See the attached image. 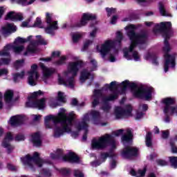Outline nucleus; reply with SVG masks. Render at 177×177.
Masks as SVG:
<instances>
[{"label": "nucleus", "mask_w": 177, "mask_h": 177, "mask_svg": "<svg viewBox=\"0 0 177 177\" xmlns=\"http://www.w3.org/2000/svg\"><path fill=\"white\" fill-rule=\"evenodd\" d=\"M91 44H92V41L91 40H87L83 46V50H86V49H88V48H89V45H91Z\"/></svg>", "instance_id": "774afa93"}, {"label": "nucleus", "mask_w": 177, "mask_h": 177, "mask_svg": "<svg viewBox=\"0 0 177 177\" xmlns=\"http://www.w3.org/2000/svg\"><path fill=\"white\" fill-rule=\"evenodd\" d=\"M46 23L49 25L45 29L47 34H52L53 30H57V28H59V27H57V21H55L52 24V15L49 12L46 13Z\"/></svg>", "instance_id": "f8f14e48"}, {"label": "nucleus", "mask_w": 177, "mask_h": 177, "mask_svg": "<svg viewBox=\"0 0 177 177\" xmlns=\"http://www.w3.org/2000/svg\"><path fill=\"white\" fill-rule=\"evenodd\" d=\"M122 93H125L128 87L131 89L133 96L136 99H141L145 100H150L152 97L153 91L151 88H145L143 86L140 87L135 82H130L129 80H124L120 84Z\"/></svg>", "instance_id": "7ed1b4c3"}, {"label": "nucleus", "mask_w": 177, "mask_h": 177, "mask_svg": "<svg viewBox=\"0 0 177 177\" xmlns=\"http://www.w3.org/2000/svg\"><path fill=\"white\" fill-rule=\"evenodd\" d=\"M133 57L136 62H139L140 57H139V53L138 51L133 52Z\"/></svg>", "instance_id": "69168bd1"}, {"label": "nucleus", "mask_w": 177, "mask_h": 177, "mask_svg": "<svg viewBox=\"0 0 177 177\" xmlns=\"http://www.w3.org/2000/svg\"><path fill=\"white\" fill-rule=\"evenodd\" d=\"M45 98H41L40 100H36V109H39V110H42V109H45Z\"/></svg>", "instance_id": "c756f323"}, {"label": "nucleus", "mask_w": 177, "mask_h": 177, "mask_svg": "<svg viewBox=\"0 0 177 177\" xmlns=\"http://www.w3.org/2000/svg\"><path fill=\"white\" fill-rule=\"evenodd\" d=\"M37 68L38 65L36 64L31 66V71L29 72V77L28 78V82L29 85H31V86H35V85H37V83H35V81L34 80V73H37Z\"/></svg>", "instance_id": "f3484780"}, {"label": "nucleus", "mask_w": 177, "mask_h": 177, "mask_svg": "<svg viewBox=\"0 0 177 177\" xmlns=\"http://www.w3.org/2000/svg\"><path fill=\"white\" fill-rule=\"evenodd\" d=\"M91 115L94 121H96V120H99V118H100V112L97 111H92Z\"/></svg>", "instance_id": "c03bdc74"}, {"label": "nucleus", "mask_w": 177, "mask_h": 177, "mask_svg": "<svg viewBox=\"0 0 177 177\" xmlns=\"http://www.w3.org/2000/svg\"><path fill=\"white\" fill-rule=\"evenodd\" d=\"M23 20V15L15 14L14 17V21H21Z\"/></svg>", "instance_id": "680f3d73"}, {"label": "nucleus", "mask_w": 177, "mask_h": 177, "mask_svg": "<svg viewBox=\"0 0 177 177\" xmlns=\"http://www.w3.org/2000/svg\"><path fill=\"white\" fill-rule=\"evenodd\" d=\"M105 86L106 88H107V89H110L111 91H113V89H117V82H111L110 84H105Z\"/></svg>", "instance_id": "79ce46f5"}, {"label": "nucleus", "mask_w": 177, "mask_h": 177, "mask_svg": "<svg viewBox=\"0 0 177 177\" xmlns=\"http://www.w3.org/2000/svg\"><path fill=\"white\" fill-rule=\"evenodd\" d=\"M23 66H24V59H18L14 63V66L16 70H19V68H21Z\"/></svg>", "instance_id": "4c0bfd02"}, {"label": "nucleus", "mask_w": 177, "mask_h": 177, "mask_svg": "<svg viewBox=\"0 0 177 177\" xmlns=\"http://www.w3.org/2000/svg\"><path fill=\"white\" fill-rule=\"evenodd\" d=\"M21 161L24 165H28L30 168H32V162L38 165L39 168L42 167V159L39 158V153L38 152H35L33 156H30V154L26 155L25 157L21 158Z\"/></svg>", "instance_id": "0eeeda50"}, {"label": "nucleus", "mask_w": 177, "mask_h": 177, "mask_svg": "<svg viewBox=\"0 0 177 177\" xmlns=\"http://www.w3.org/2000/svg\"><path fill=\"white\" fill-rule=\"evenodd\" d=\"M147 57L149 59H151L152 60V64H154L155 66H158V57L156 54H148Z\"/></svg>", "instance_id": "72a5a7b5"}, {"label": "nucleus", "mask_w": 177, "mask_h": 177, "mask_svg": "<svg viewBox=\"0 0 177 177\" xmlns=\"http://www.w3.org/2000/svg\"><path fill=\"white\" fill-rule=\"evenodd\" d=\"M161 138L162 139H164L165 140H167L168 138H169V130H163L161 131Z\"/></svg>", "instance_id": "de8ad7c7"}, {"label": "nucleus", "mask_w": 177, "mask_h": 177, "mask_svg": "<svg viewBox=\"0 0 177 177\" xmlns=\"http://www.w3.org/2000/svg\"><path fill=\"white\" fill-rule=\"evenodd\" d=\"M81 35L80 34H73L72 36V39L73 42L75 44L80 41V39H81Z\"/></svg>", "instance_id": "13d9d810"}, {"label": "nucleus", "mask_w": 177, "mask_h": 177, "mask_svg": "<svg viewBox=\"0 0 177 177\" xmlns=\"http://www.w3.org/2000/svg\"><path fill=\"white\" fill-rule=\"evenodd\" d=\"M169 160L171 164V167L177 169V156H170L169 157Z\"/></svg>", "instance_id": "c9c22d12"}, {"label": "nucleus", "mask_w": 177, "mask_h": 177, "mask_svg": "<svg viewBox=\"0 0 177 177\" xmlns=\"http://www.w3.org/2000/svg\"><path fill=\"white\" fill-rule=\"evenodd\" d=\"M116 39L119 44H121L122 39H124V35H122V32H121L120 31L117 32Z\"/></svg>", "instance_id": "8fccbe9b"}, {"label": "nucleus", "mask_w": 177, "mask_h": 177, "mask_svg": "<svg viewBox=\"0 0 177 177\" xmlns=\"http://www.w3.org/2000/svg\"><path fill=\"white\" fill-rule=\"evenodd\" d=\"M158 6H159V12L161 16H169L167 13V10H165V6H164V3H162V1H160L158 3Z\"/></svg>", "instance_id": "7c9ffc66"}, {"label": "nucleus", "mask_w": 177, "mask_h": 177, "mask_svg": "<svg viewBox=\"0 0 177 177\" xmlns=\"http://www.w3.org/2000/svg\"><path fill=\"white\" fill-rule=\"evenodd\" d=\"M33 27H38V28H42V21L41 18L37 17L33 24Z\"/></svg>", "instance_id": "49530a36"}, {"label": "nucleus", "mask_w": 177, "mask_h": 177, "mask_svg": "<svg viewBox=\"0 0 177 177\" xmlns=\"http://www.w3.org/2000/svg\"><path fill=\"white\" fill-rule=\"evenodd\" d=\"M169 145L171 147L172 153H177V147L175 146V141H174V139L170 140Z\"/></svg>", "instance_id": "864d4df0"}, {"label": "nucleus", "mask_w": 177, "mask_h": 177, "mask_svg": "<svg viewBox=\"0 0 177 177\" xmlns=\"http://www.w3.org/2000/svg\"><path fill=\"white\" fill-rule=\"evenodd\" d=\"M73 176L75 177H85V175H84V173L81 171L80 169H75L73 171Z\"/></svg>", "instance_id": "09e8293b"}, {"label": "nucleus", "mask_w": 177, "mask_h": 177, "mask_svg": "<svg viewBox=\"0 0 177 177\" xmlns=\"http://www.w3.org/2000/svg\"><path fill=\"white\" fill-rule=\"evenodd\" d=\"M121 154L124 158L131 160V158L139 156V149L136 147L127 146L123 149Z\"/></svg>", "instance_id": "1a4fd4ad"}, {"label": "nucleus", "mask_w": 177, "mask_h": 177, "mask_svg": "<svg viewBox=\"0 0 177 177\" xmlns=\"http://www.w3.org/2000/svg\"><path fill=\"white\" fill-rule=\"evenodd\" d=\"M111 146L115 149V140L113 136L110 134H105L98 138H93L91 140V147L93 150H104V149Z\"/></svg>", "instance_id": "39448f33"}, {"label": "nucleus", "mask_w": 177, "mask_h": 177, "mask_svg": "<svg viewBox=\"0 0 177 177\" xmlns=\"http://www.w3.org/2000/svg\"><path fill=\"white\" fill-rule=\"evenodd\" d=\"M36 38H37L39 40V45H48V41H46V40L44 39H42L41 35L36 36Z\"/></svg>", "instance_id": "603ef678"}, {"label": "nucleus", "mask_w": 177, "mask_h": 177, "mask_svg": "<svg viewBox=\"0 0 177 177\" xmlns=\"http://www.w3.org/2000/svg\"><path fill=\"white\" fill-rule=\"evenodd\" d=\"M133 138V135L132 134V131L129 130L126 134L122 136L121 140L124 143H130V142H132Z\"/></svg>", "instance_id": "4be33fe9"}, {"label": "nucleus", "mask_w": 177, "mask_h": 177, "mask_svg": "<svg viewBox=\"0 0 177 177\" xmlns=\"http://www.w3.org/2000/svg\"><path fill=\"white\" fill-rule=\"evenodd\" d=\"M92 75L90 72L86 70H83L80 73V81L82 82H85L86 80H89V77Z\"/></svg>", "instance_id": "cd10ccee"}, {"label": "nucleus", "mask_w": 177, "mask_h": 177, "mask_svg": "<svg viewBox=\"0 0 177 177\" xmlns=\"http://www.w3.org/2000/svg\"><path fill=\"white\" fill-rule=\"evenodd\" d=\"M66 60L67 57H66V55H63L60 57L59 59L55 61L54 62V64H55V66H63V64H66Z\"/></svg>", "instance_id": "f704fd0d"}, {"label": "nucleus", "mask_w": 177, "mask_h": 177, "mask_svg": "<svg viewBox=\"0 0 177 177\" xmlns=\"http://www.w3.org/2000/svg\"><path fill=\"white\" fill-rule=\"evenodd\" d=\"M12 50L15 52V53L19 55V53L24 50V46H12Z\"/></svg>", "instance_id": "58836bf2"}, {"label": "nucleus", "mask_w": 177, "mask_h": 177, "mask_svg": "<svg viewBox=\"0 0 177 177\" xmlns=\"http://www.w3.org/2000/svg\"><path fill=\"white\" fill-rule=\"evenodd\" d=\"M26 72L22 71L21 73H17L13 75V81L14 82H19V80H23L24 78V75Z\"/></svg>", "instance_id": "c85d7f7f"}, {"label": "nucleus", "mask_w": 177, "mask_h": 177, "mask_svg": "<svg viewBox=\"0 0 177 177\" xmlns=\"http://www.w3.org/2000/svg\"><path fill=\"white\" fill-rule=\"evenodd\" d=\"M61 117L64 119V121H65L64 125H67V127H71V125H73V122H74L75 118H77V115L74 113V111H71L68 113V115L62 113V114H61Z\"/></svg>", "instance_id": "4468645a"}, {"label": "nucleus", "mask_w": 177, "mask_h": 177, "mask_svg": "<svg viewBox=\"0 0 177 177\" xmlns=\"http://www.w3.org/2000/svg\"><path fill=\"white\" fill-rule=\"evenodd\" d=\"M12 46H13L10 44H7L6 46H4L3 50L0 51V56H7L9 57L10 56V53H9V50L12 49Z\"/></svg>", "instance_id": "bb28decb"}, {"label": "nucleus", "mask_w": 177, "mask_h": 177, "mask_svg": "<svg viewBox=\"0 0 177 177\" xmlns=\"http://www.w3.org/2000/svg\"><path fill=\"white\" fill-rule=\"evenodd\" d=\"M26 39H23V37H18L15 39L14 44H26Z\"/></svg>", "instance_id": "4d7b16f0"}, {"label": "nucleus", "mask_w": 177, "mask_h": 177, "mask_svg": "<svg viewBox=\"0 0 177 177\" xmlns=\"http://www.w3.org/2000/svg\"><path fill=\"white\" fill-rule=\"evenodd\" d=\"M1 146H2V147H4V149H7L8 154H10V153H12L13 151V150H15V147L13 145H10V143H9V142L6 141V140H3V142L1 143Z\"/></svg>", "instance_id": "b1692460"}, {"label": "nucleus", "mask_w": 177, "mask_h": 177, "mask_svg": "<svg viewBox=\"0 0 177 177\" xmlns=\"http://www.w3.org/2000/svg\"><path fill=\"white\" fill-rule=\"evenodd\" d=\"M40 174L46 177L52 176V172L49 169H42L40 171Z\"/></svg>", "instance_id": "a19ab883"}, {"label": "nucleus", "mask_w": 177, "mask_h": 177, "mask_svg": "<svg viewBox=\"0 0 177 177\" xmlns=\"http://www.w3.org/2000/svg\"><path fill=\"white\" fill-rule=\"evenodd\" d=\"M57 100L62 102H64V93H62V91L58 92Z\"/></svg>", "instance_id": "052dcab7"}, {"label": "nucleus", "mask_w": 177, "mask_h": 177, "mask_svg": "<svg viewBox=\"0 0 177 177\" xmlns=\"http://www.w3.org/2000/svg\"><path fill=\"white\" fill-rule=\"evenodd\" d=\"M59 172L63 176H70L71 169L70 168H62L60 169Z\"/></svg>", "instance_id": "ea45409f"}, {"label": "nucleus", "mask_w": 177, "mask_h": 177, "mask_svg": "<svg viewBox=\"0 0 177 177\" xmlns=\"http://www.w3.org/2000/svg\"><path fill=\"white\" fill-rule=\"evenodd\" d=\"M3 31L6 34L10 32H16L17 28L13 24H7V25L2 28Z\"/></svg>", "instance_id": "412c9836"}, {"label": "nucleus", "mask_w": 177, "mask_h": 177, "mask_svg": "<svg viewBox=\"0 0 177 177\" xmlns=\"http://www.w3.org/2000/svg\"><path fill=\"white\" fill-rule=\"evenodd\" d=\"M32 142L35 147H41L42 146V140H41V134L39 132L33 133L32 136Z\"/></svg>", "instance_id": "6ab92c4d"}, {"label": "nucleus", "mask_w": 177, "mask_h": 177, "mask_svg": "<svg viewBox=\"0 0 177 177\" xmlns=\"http://www.w3.org/2000/svg\"><path fill=\"white\" fill-rule=\"evenodd\" d=\"M88 121H89V113H86L81 122H80L75 127L77 131H82V129H86L88 128Z\"/></svg>", "instance_id": "dca6fc26"}, {"label": "nucleus", "mask_w": 177, "mask_h": 177, "mask_svg": "<svg viewBox=\"0 0 177 177\" xmlns=\"http://www.w3.org/2000/svg\"><path fill=\"white\" fill-rule=\"evenodd\" d=\"M62 114H63V113L60 112L57 117L53 116L52 121H53L54 124H61V125L66 124V120H64L63 118H62Z\"/></svg>", "instance_id": "a878e982"}, {"label": "nucleus", "mask_w": 177, "mask_h": 177, "mask_svg": "<svg viewBox=\"0 0 177 177\" xmlns=\"http://www.w3.org/2000/svg\"><path fill=\"white\" fill-rule=\"evenodd\" d=\"M62 161H64V162H68L69 164H80L81 159L75 153L70 151L62 156Z\"/></svg>", "instance_id": "9b49d317"}, {"label": "nucleus", "mask_w": 177, "mask_h": 177, "mask_svg": "<svg viewBox=\"0 0 177 177\" xmlns=\"http://www.w3.org/2000/svg\"><path fill=\"white\" fill-rule=\"evenodd\" d=\"M6 20H11V21H15V12H10L6 16Z\"/></svg>", "instance_id": "3c124183"}, {"label": "nucleus", "mask_w": 177, "mask_h": 177, "mask_svg": "<svg viewBox=\"0 0 177 177\" xmlns=\"http://www.w3.org/2000/svg\"><path fill=\"white\" fill-rule=\"evenodd\" d=\"M92 20H96V16L93 14L83 13L80 22H77L71 26L72 28H80L81 27H85L88 24V21H92Z\"/></svg>", "instance_id": "6e6552de"}, {"label": "nucleus", "mask_w": 177, "mask_h": 177, "mask_svg": "<svg viewBox=\"0 0 177 177\" xmlns=\"http://www.w3.org/2000/svg\"><path fill=\"white\" fill-rule=\"evenodd\" d=\"M13 96H15V93L12 90H8L4 93V100L6 103H10L13 100Z\"/></svg>", "instance_id": "5701e85b"}, {"label": "nucleus", "mask_w": 177, "mask_h": 177, "mask_svg": "<svg viewBox=\"0 0 177 177\" xmlns=\"http://www.w3.org/2000/svg\"><path fill=\"white\" fill-rule=\"evenodd\" d=\"M155 28H158V31L163 32V37L165 38L164 44L165 46L162 48L163 52H165V64L164 68L165 72L168 73L169 70V64H171V68H175L176 64L175 63L176 56L175 54L170 55L168 53L171 50L169 47V41L168 40L171 38L169 32H171V28H172V24L169 21L168 22H161L160 25L156 24Z\"/></svg>", "instance_id": "f257e3e1"}, {"label": "nucleus", "mask_w": 177, "mask_h": 177, "mask_svg": "<svg viewBox=\"0 0 177 177\" xmlns=\"http://www.w3.org/2000/svg\"><path fill=\"white\" fill-rule=\"evenodd\" d=\"M84 131V133L82 136V140L85 142L88 139V128L82 129Z\"/></svg>", "instance_id": "338daca9"}, {"label": "nucleus", "mask_w": 177, "mask_h": 177, "mask_svg": "<svg viewBox=\"0 0 177 177\" xmlns=\"http://www.w3.org/2000/svg\"><path fill=\"white\" fill-rule=\"evenodd\" d=\"M83 64L82 61L69 62L68 70V73H72V76L67 79L66 82L68 83L71 88H74V77H77V74H78V71H80V68L82 67Z\"/></svg>", "instance_id": "423d86ee"}, {"label": "nucleus", "mask_w": 177, "mask_h": 177, "mask_svg": "<svg viewBox=\"0 0 177 177\" xmlns=\"http://www.w3.org/2000/svg\"><path fill=\"white\" fill-rule=\"evenodd\" d=\"M113 46L114 43L111 40H106L103 44H102L100 53L102 59H106V56L110 53V50L113 49Z\"/></svg>", "instance_id": "ddd939ff"}, {"label": "nucleus", "mask_w": 177, "mask_h": 177, "mask_svg": "<svg viewBox=\"0 0 177 177\" xmlns=\"http://www.w3.org/2000/svg\"><path fill=\"white\" fill-rule=\"evenodd\" d=\"M41 95H42V91L41 90L35 91L30 97H28V100H30V99H37V97H38V96H41Z\"/></svg>", "instance_id": "37998d69"}, {"label": "nucleus", "mask_w": 177, "mask_h": 177, "mask_svg": "<svg viewBox=\"0 0 177 177\" xmlns=\"http://www.w3.org/2000/svg\"><path fill=\"white\" fill-rule=\"evenodd\" d=\"M29 101L26 102V107H30L32 109H36V106H37V102L36 100L35 101H30V100H28Z\"/></svg>", "instance_id": "a18cd8bd"}, {"label": "nucleus", "mask_w": 177, "mask_h": 177, "mask_svg": "<svg viewBox=\"0 0 177 177\" xmlns=\"http://www.w3.org/2000/svg\"><path fill=\"white\" fill-rule=\"evenodd\" d=\"M156 162H157L158 165H160V167H165V166L168 165V162H167L166 160H164L162 159L156 160Z\"/></svg>", "instance_id": "5fc2aeb1"}, {"label": "nucleus", "mask_w": 177, "mask_h": 177, "mask_svg": "<svg viewBox=\"0 0 177 177\" xmlns=\"http://www.w3.org/2000/svg\"><path fill=\"white\" fill-rule=\"evenodd\" d=\"M93 96L94 99L92 102V107L95 108L96 106H99V104H100V99H102L104 103L103 106H102V110H103L104 113H109L111 109L109 102H114V100L118 99V93H113L108 96H104L101 90H94Z\"/></svg>", "instance_id": "20e7f679"}, {"label": "nucleus", "mask_w": 177, "mask_h": 177, "mask_svg": "<svg viewBox=\"0 0 177 177\" xmlns=\"http://www.w3.org/2000/svg\"><path fill=\"white\" fill-rule=\"evenodd\" d=\"M61 127H56L54 130V138H60L63 133L67 132L68 133L71 132V128L66 124L61 125Z\"/></svg>", "instance_id": "2eb2a0df"}, {"label": "nucleus", "mask_w": 177, "mask_h": 177, "mask_svg": "<svg viewBox=\"0 0 177 177\" xmlns=\"http://www.w3.org/2000/svg\"><path fill=\"white\" fill-rule=\"evenodd\" d=\"M106 12L108 13V16L110 17L113 13H115V8H106Z\"/></svg>", "instance_id": "e2e57ef3"}, {"label": "nucleus", "mask_w": 177, "mask_h": 177, "mask_svg": "<svg viewBox=\"0 0 177 177\" xmlns=\"http://www.w3.org/2000/svg\"><path fill=\"white\" fill-rule=\"evenodd\" d=\"M64 154V151L62 149H57L55 153H51L50 157L53 160H59L63 157Z\"/></svg>", "instance_id": "393cba45"}, {"label": "nucleus", "mask_w": 177, "mask_h": 177, "mask_svg": "<svg viewBox=\"0 0 177 177\" xmlns=\"http://www.w3.org/2000/svg\"><path fill=\"white\" fill-rule=\"evenodd\" d=\"M35 1V0H30L28 2H27V0H15L17 3H19V5H21L22 6H28V5H32Z\"/></svg>", "instance_id": "473e14b6"}, {"label": "nucleus", "mask_w": 177, "mask_h": 177, "mask_svg": "<svg viewBox=\"0 0 177 177\" xmlns=\"http://www.w3.org/2000/svg\"><path fill=\"white\" fill-rule=\"evenodd\" d=\"M146 146L147 147H151V146H153V142L151 141V132L149 131L147 132V135H146Z\"/></svg>", "instance_id": "2f4dec72"}, {"label": "nucleus", "mask_w": 177, "mask_h": 177, "mask_svg": "<svg viewBox=\"0 0 177 177\" xmlns=\"http://www.w3.org/2000/svg\"><path fill=\"white\" fill-rule=\"evenodd\" d=\"M10 124L11 127H20L23 124V119L19 116H12L10 118Z\"/></svg>", "instance_id": "aec40b11"}, {"label": "nucleus", "mask_w": 177, "mask_h": 177, "mask_svg": "<svg viewBox=\"0 0 177 177\" xmlns=\"http://www.w3.org/2000/svg\"><path fill=\"white\" fill-rule=\"evenodd\" d=\"M115 114L117 119L129 117L132 114V106L127 105L126 109L121 106H117L115 109Z\"/></svg>", "instance_id": "9d476101"}, {"label": "nucleus", "mask_w": 177, "mask_h": 177, "mask_svg": "<svg viewBox=\"0 0 177 177\" xmlns=\"http://www.w3.org/2000/svg\"><path fill=\"white\" fill-rule=\"evenodd\" d=\"M3 140L6 142H10V140H13V136L12 135V133L8 132L6 133V137L4 138Z\"/></svg>", "instance_id": "bf43d9fd"}, {"label": "nucleus", "mask_w": 177, "mask_h": 177, "mask_svg": "<svg viewBox=\"0 0 177 177\" xmlns=\"http://www.w3.org/2000/svg\"><path fill=\"white\" fill-rule=\"evenodd\" d=\"M40 67L43 71L44 78H49V77H51L53 74H55V73H56V69L48 68L44 64H41Z\"/></svg>", "instance_id": "a211bd4d"}, {"label": "nucleus", "mask_w": 177, "mask_h": 177, "mask_svg": "<svg viewBox=\"0 0 177 177\" xmlns=\"http://www.w3.org/2000/svg\"><path fill=\"white\" fill-rule=\"evenodd\" d=\"M125 30H127V35L131 41V44L128 48L123 50L124 57L127 60H131L132 57L129 53L133 52V50L138 45H146L149 41V33L146 30H141L140 32H136V26L135 25H129L126 26Z\"/></svg>", "instance_id": "f03ea898"}, {"label": "nucleus", "mask_w": 177, "mask_h": 177, "mask_svg": "<svg viewBox=\"0 0 177 177\" xmlns=\"http://www.w3.org/2000/svg\"><path fill=\"white\" fill-rule=\"evenodd\" d=\"M37 48L33 46H28L26 48V51L24 53V56H28V53H35Z\"/></svg>", "instance_id": "e433bc0d"}, {"label": "nucleus", "mask_w": 177, "mask_h": 177, "mask_svg": "<svg viewBox=\"0 0 177 177\" xmlns=\"http://www.w3.org/2000/svg\"><path fill=\"white\" fill-rule=\"evenodd\" d=\"M9 63H10V59L9 58H1L0 59V66H3V64L8 65Z\"/></svg>", "instance_id": "6e6d98bb"}, {"label": "nucleus", "mask_w": 177, "mask_h": 177, "mask_svg": "<svg viewBox=\"0 0 177 177\" xmlns=\"http://www.w3.org/2000/svg\"><path fill=\"white\" fill-rule=\"evenodd\" d=\"M26 138L24 135L18 134L15 136V140H16V142H20V140H24Z\"/></svg>", "instance_id": "0e129e2a"}]
</instances>
